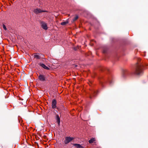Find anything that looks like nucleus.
<instances>
[{"instance_id":"nucleus-12","label":"nucleus","mask_w":148,"mask_h":148,"mask_svg":"<svg viewBox=\"0 0 148 148\" xmlns=\"http://www.w3.org/2000/svg\"><path fill=\"white\" fill-rule=\"evenodd\" d=\"M34 57L36 58L37 59H39L40 58V56L37 54L35 55H34Z\"/></svg>"},{"instance_id":"nucleus-6","label":"nucleus","mask_w":148,"mask_h":148,"mask_svg":"<svg viewBox=\"0 0 148 148\" xmlns=\"http://www.w3.org/2000/svg\"><path fill=\"white\" fill-rule=\"evenodd\" d=\"M38 79L41 81H45V75L40 74L38 76Z\"/></svg>"},{"instance_id":"nucleus-1","label":"nucleus","mask_w":148,"mask_h":148,"mask_svg":"<svg viewBox=\"0 0 148 148\" xmlns=\"http://www.w3.org/2000/svg\"><path fill=\"white\" fill-rule=\"evenodd\" d=\"M143 66L141 65L137 64L136 68L134 73L138 75L141 74L143 72Z\"/></svg>"},{"instance_id":"nucleus-5","label":"nucleus","mask_w":148,"mask_h":148,"mask_svg":"<svg viewBox=\"0 0 148 148\" xmlns=\"http://www.w3.org/2000/svg\"><path fill=\"white\" fill-rule=\"evenodd\" d=\"M57 102L56 99H53L52 102V107L53 109L56 107Z\"/></svg>"},{"instance_id":"nucleus-14","label":"nucleus","mask_w":148,"mask_h":148,"mask_svg":"<svg viewBox=\"0 0 148 148\" xmlns=\"http://www.w3.org/2000/svg\"><path fill=\"white\" fill-rule=\"evenodd\" d=\"M3 27L5 30H6L7 29V28L6 27V26L4 25H3Z\"/></svg>"},{"instance_id":"nucleus-13","label":"nucleus","mask_w":148,"mask_h":148,"mask_svg":"<svg viewBox=\"0 0 148 148\" xmlns=\"http://www.w3.org/2000/svg\"><path fill=\"white\" fill-rule=\"evenodd\" d=\"M67 23L66 22H63L61 23V25H65Z\"/></svg>"},{"instance_id":"nucleus-9","label":"nucleus","mask_w":148,"mask_h":148,"mask_svg":"<svg viewBox=\"0 0 148 148\" xmlns=\"http://www.w3.org/2000/svg\"><path fill=\"white\" fill-rule=\"evenodd\" d=\"M95 138H92L89 140L88 142L89 143H92L95 141Z\"/></svg>"},{"instance_id":"nucleus-11","label":"nucleus","mask_w":148,"mask_h":148,"mask_svg":"<svg viewBox=\"0 0 148 148\" xmlns=\"http://www.w3.org/2000/svg\"><path fill=\"white\" fill-rule=\"evenodd\" d=\"M78 16L77 15L76 16H75L73 19V21H75L76 20L78 19Z\"/></svg>"},{"instance_id":"nucleus-4","label":"nucleus","mask_w":148,"mask_h":148,"mask_svg":"<svg viewBox=\"0 0 148 148\" xmlns=\"http://www.w3.org/2000/svg\"><path fill=\"white\" fill-rule=\"evenodd\" d=\"M40 25L41 27L44 29L47 30L48 28L47 24L43 21H42L40 22Z\"/></svg>"},{"instance_id":"nucleus-10","label":"nucleus","mask_w":148,"mask_h":148,"mask_svg":"<svg viewBox=\"0 0 148 148\" xmlns=\"http://www.w3.org/2000/svg\"><path fill=\"white\" fill-rule=\"evenodd\" d=\"M57 121L58 122V125H59L60 122V119L58 115H57L56 116Z\"/></svg>"},{"instance_id":"nucleus-7","label":"nucleus","mask_w":148,"mask_h":148,"mask_svg":"<svg viewBox=\"0 0 148 148\" xmlns=\"http://www.w3.org/2000/svg\"><path fill=\"white\" fill-rule=\"evenodd\" d=\"M73 145L74 146L76 147L77 148H84L80 145L78 144H74Z\"/></svg>"},{"instance_id":"nucleus-2","label":"nucleus","mask_w":148,"mask_h":148,"mask_svg":"<svg viewBox=\"0 0 148 148\" xmlns=\"http://www.w3.org/2000/svg\"><path fill=\"white\" fill-rule=\"evenodd\" d=\"M33 12L35 14H37L42 12H47V11L46 10H42L40 8H37L34 9Z\"/></svg>"},{"instance_id":"nucleus-8","label":"nucleus","mask_w":148,"mask_h":148,"mask_svg":"<svg viewBox=\"0 0 148 148\" xmlns=\"http://www.w3.org/2000/svg\"><path fill=\"white\" fill-rule=\"evenodd\" d=\"M39 65L41 66L42 67L45 69H48V68L47 66L45 64H43L40 63Z\"/></svg>"},{"instance_id":"nucleus-3","label":"nucleus","mask_w":148,"mask_h":148,"mask_svg":"<svg viewBox=\"0 0 148 148\" xmlns=\"http://www.w3.org/2000/svg\"><path fill=\"white\" fill-rule=\"evenodd\" d=\"M74 139L73 137H66L65 138V140L64 141V143L65 144H67L69 142H71Z\"/></svg>"}]
</instances>
